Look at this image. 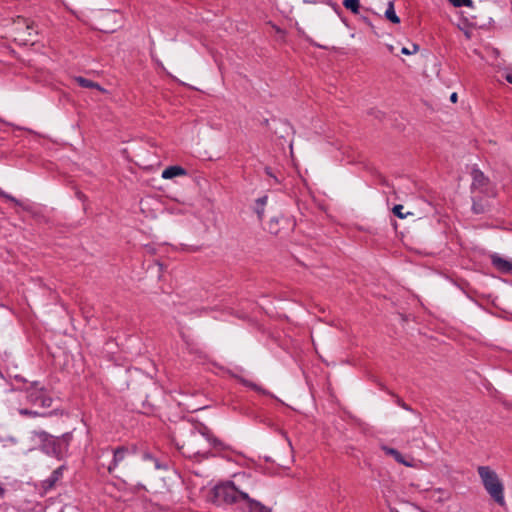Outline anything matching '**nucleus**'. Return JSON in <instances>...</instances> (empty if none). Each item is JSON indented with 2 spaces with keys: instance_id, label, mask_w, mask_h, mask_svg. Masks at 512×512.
Here are the masks:
<instances>
[{
  "instance_id": "nucleus-7",
  "label": "nucleus",
  "mask_w": 512,
  "mask_h": 512,
  "mask_svg": "<svg viewBox=\"0 0 512 512\" xmlns=\"http://www.w3.org/2000/svg\"><path fill=\"white\" fill-rule=\"evenodd\" d=\"M492 263L501 272H504V273L512 272V263L506 259L501 258L500 256L493 255Z\"/></svg>"
},
{
  "instance_id": "nucleus-19",
  "label": "nucleus",
  "mask_w": 512,
  "mask_h": 512,
  "mask_svg": "<svg viewBox=\"0 0 512 512\" xmlns=\"http://www.w3.org/2000/svg\"><path fill=\"white\" fill-rule=\"evenodd\" d=\"M39 397H40V399H39V401H38V404H39L41 407H43V408H48V407H50V406H51L52 399H51V397H49V396L46 394V392H44V393L42 394V396H39Z\"/></svg>"
},
{
  "instance_id": "nucleus-25",
  "label": "nucleus",
  "mask_w": 512,
  "mask_h": 512,
  "mask_svg": "<svg viewBox=\"0 0 512 512\" xmlns=\"http://www.w3.org/2000/svg\"><path fill=\"white\" fill-rule=\"evenodd\" d=\"M26 33L28 36L31 35V31L33 30V23H27L25 26Z\"/></svg>"
},
{
  "instance_id": "nucleus-4",
  "label": "nucleus",
  "mask_w": 512,
  "mask_h": 512,
  "mask_svg": "<svg viewBox=\"0 0 512 512\" xmlns=\"http://www.w3.org/2000/svg\"><path fill=\"white\" fill-rule=\"evenodd\" d=\"M120 15L116 11L105 13L100 22V30L105 33H113L121 26Z\"/></svg>"
},
{
  "instance_id": "nucleus-3",
  "label": "nucleus",
  "mask_w": 512,
  "mask_h": 512,
  "mask_svg": "<svg viewBox=\"0 0 512 512\" xmlns=\"http://www.w3.org/2000/svg\"><path fill=\"white\" fill-rule=\"evenodd\" d=\"M477 471L491 498L500 506H504V487L496 472L488 466H479Z\"/></svg>"
},
{
  "instance_id": "nucleus-32",
  "label": "nucleus",
  "mask_w": 512,
  "mask_h": 512,
  "mask_svg": "<svg viewBox=\"0 0 512 512\" xmlns=\"http://www.w3.org/2000/svg\"><path fill=\"white\" fill-rule=\"evenodd\" d=\"M391 512H394V511H393V510H391ZM395 512H397V511H395Z\"/></svg>"
},
{
  "instance_id": "nucleus-20",
  "label": "nucleus",
  "mask_w": 512,
  "mask_h": 512,
  "mask_svg": "<svg viewBox=\"0 0 512 512\" xmlns=\"http://www.w3.org/2000/svg\"><path fill=\"white\" fill-rule=\"evenodd\" d=\"M19 413L23 416H29V417H38V416L44 417L47 415L45 413H40L38 411H33V410H29V409H20Z\"/></svg>"
},
{
  "instance_id": "nucleus-21",
  "label": "nucleus",
  "mask_w": 512,
  "mask_h": 512,
  "mask_svg": "<svg viewBox=\"0 0 512 512\" xmlns=\"http://www.w3.org/2000/svg\"><path fill=\"white\" fill-rule=\"evenodd\" d=\"M243 383L246 386L252 388L253 390H255V391L259 392V393H262V394H265V395L269 394L266 390H264L263 388H261L260 386H258L255 383H252V382H249V381H246V380H244Z\"/></svg>"
},
{
  "instance_id": "nucleus-2",
  "label": "nucleus",
  "mask_w": 512,
  "mask_h": 512,
  "mask_svg": "<svg viewBox=\"0 0 512 512\" xmlns=\"http://www.w3.org/2000/svg\"><path fill=\"white\" fill-rule=\"evenodd\" d=\"M213 501L217 504H232L240 500L245 502L247 512H271V509L249 497L248 492L238 488L233 482H226L214 487Z\"/></svg>"
},
{
  "instance_id": "nucleus-28",
  "label": "nucleus",
  "mask_w": 512,
  "mask_h": 512,
  "mask_svg": "<svg viewBox=\"0 0 512 512\" xmlns=\"http://www.w3.org/2000/svg\"><path fill=\"white\" fill-rule=\"evenodd\" d=\"M457 98H458V96H457V93H455V92L452 93L451 96H450V100L453 103H455L457 101Z\"/></svg>"
},
{
  "instance_id": "nucleus-10",
  "label": "nucleus",
  "mask_w": 512,
  "mask_h": 512,
  "mask_svg": "<svg viewBox=\"0 0 512 512\" xmlns=\"http://www.w3.org/2000/svg\"><path fill=\"white\" fill-rule=\"evenodd\" d=\"M383 450L385 451V453L387 455L392 456L398 463L403 464V465H405L407 467H412L413 466L412 463H410V462L405 460L403 455L398 450H396L394 448L386 447V446L383 447Z\"/></svg>"
},
{
  "instance_id": "nucleus-17",
  "label": "nucleus",
  "mask_w": 512,
  "mask_h": 512,
  "mask_svg": "<svg viewBox=\"0 0 512 512\" xmlns=\"http://www.w3.org/2000/svg\"><path fill=\"white\" fill-rule=\"evenodd\" d=\"M432 498H434L436 501H445L446 499H448L449 497V494L448 492L444 491V490H441V489H438V490H435L432 492Z\"/></svg>"
},
{
  "instance_id": "nucleus-8",
  "label": "nucleus",
  "mask_w": 512,
  "mask_h": 512,
  "mask_svg": "<svg viewBox=\"0 0 512 512\" xmlns=\"http://www.w3.org/2000/svg\"><path fill=\"white\" fill-rule=\"evenodd\" d=\"M186 174V170L181 166H169L162 172V178L164 179H172L177 176H182Z\"/></svg>"
},
{
  "instance_id": "nucleus-24",
  "label": "nucleus",
  "mask_w": 512,
  "mask_h": 512,
  "mask_svg": "<svg viewBox=\"0 0 512 512\" xmlns=\"http://www.w3.org/2000/svg\"><path fill=\"white\" fill-rule=\"evenodd\" d=\"M1 196L6 198V199H8V200H10V201H12V202H14L17 205H20V202L17 199H15L14 197H12L11 195H8V194H6L4 192H1Z\"/></svg>"
},
{
  "instance_id": "nucleus-27",
  "label": "nucleus",
  "mask_w": 512,
  "mask_h": 512,
  "mask_svg": "<svg viewBox=\"0 0 512 512\" xmlns=\"http://www.w3.org/2000/svg\"><path fill=\"white\" fill-rule=\"evenodd\" d=\"M504 78L512 84V72L505 73Z\"/></svg>"
},
{
  "instance_id": "nucleus-5",
  "label": "nucleus",
  "mask_w": 512,
  "mask_h": 512,
  "mask_svg": "<svg viewBox=\"0 0 512 512\" xmlns=\"http://www.w3.org/2000/svg\"><path fill=\"white\" fill-rule=\"evenodd\" d=\"M472 189L479 190L480 192H486V188L489 184V179L478 169L472 171Z\"/></svg>"
},
{
  "instance_id": "nucleus-31",
  "label": "nucleus",
  "mask_w": 512,
  "mask_h": 512,
  "mask_svg": "<svg viewBox=\"0 0 512 512\" xmlns=\"http://www.w3.org/2000/svg\"><path fill=\"white\" fill-rule=\"evenodd\" d=\"M4 493V489L0 486V496H2Z\"/></svg>"
},
{
  "instance_id": "nucleus-6",
  "label": "nucleus",
  "mask_w": 512,
  "mask_h": 512,
  "mask_svg": "<svg viewBox=\"0 0 512 512\" xmlns=\"http://www.w3.org/2000/svg\"><path fill=\"white\" fill-rule=\"evenodd\" d=\"M63 469V466L58 467L47 479L42 482L44 490L52 489L55 486L57 481L62 477Z\"/></svg>"
},
{
  "instance_id": "nucleus-29",
  "label": "nucleus",
  "mask_w": 512,
  "mask_h": 512,
  "mask_svg": "<svg viewBox=\"0 0 512 512\" xmlns=\"http://www.w3.org/2000/svg\"><path fill=\"white\" fill-rule=\"evenodd\" d=\"M400 406L406 410H410V407L408 405H406L404 402H401L400 403Z\"/></svg>"
},
{
  "instance_id": "nucleus-12",
  "label": "nucleus",
  "mask_w": 512,
  "mask_h": 512,
  "mask_svg": "<svg viewBox=\"0 0 512 512\" xmlns=\"http://www.w3.org/2000/svg\"><path fill=\"white\" fill-rule=\"evenodd\" d=\"M75 81L81 86V87H84V88H95V89H98L99 91L101 92H106V90L104 88H102L98 83H95L89 79H86L84 77H76L75 78Z\"/></svg>"
},
{
  "instance_id": "nucleus-18",
  "label": "nucleus",
  "mask_w": 512,
  "mask_h": 512,
  "mask_svg": "<svg viewBox=\"0 0 512 512\" xmlns=\"http://www.w3.org/2000/svg\"><path fill=\"white\" fill-rule=\"evenodd\" d=\"M403 208H404L403 205L398 204L393 207L392 211H393L394 215H396L397 217H399L401 219H404L409 215H413V213H411V212H407L406 214H404L402 212Z\"/></svg>"
},
{
  "instance_id": "nucleus-26",
  "label": "nucleus",
  "mask_w": 512,
  "mask_h": 512,
  "mask_svg": "<svg viewBox=\"0 0 512 512\" xmlns=\"http://www.w3.org/2000/svg\"><path fill=\"white\" fill-rule=\"evenodd\" d=\"M38 435H39V438L42 440H47L49 438V435L46 432H40ZM50 438H52V437L50 436Z\"/></svg>"
},
{
  "instance_id": "nucleus-14",
  "label": "nucleus",
  "mask_w": 512,
  "mask_h": 512,
  "mask_svg": "<svg viewBox=\"0 0 512 512\" xmlns=\"http://www.w3.org/2000/svg\"><path fill=\"white\" fill-rule=\"evenodd\" d=\"M268 200L267 196L260 197L256 200V207L255 212L259 218V220H262L264 216V206L266 205Z\"/></svg>"
},
{
  "instance_id": "nucleus-1",
  "label": "nucleus",
  "mask_w": 512,
  "mask_h": 512,
  "mask_svg": "<svg viewBox=\"0 0 512 512\" xmlns=\"http://www.w3.org/2000/svg\"><path fill=\"white\" fill-rule=\"evenodd\" d=\"M176 446L187 457L207 458L210 449H223L221 440L213 437L208 427L202 423L192 424L190 428L180 432L176 439Z\"/></svg>"
},
{
  "instance_id": "nucleus-9",
  "label": "nucleus",
  "mask_w": 512,
  "mask_h": 512,
  "mask_svg": "<svg viewBox=\"0 0 512 512\" xmlns=\"http://www.w3.org/2000/svg\"><path fill=\"white\" fill-rule=\"evenodd\" d=\"M44 392V389L39 388L38 385L35 383L27 390V398L29 402L37 405L40 399L39 396H42Z\"/></svg>"
},
{
  "instance_id": "nucleus-15",
  "label": "nucleus",
  "mask_w": 512,
  "mask_h": 512,
  "mask_svg": "<svg viewBox=\"0 0 512 512\" xmlns=\"http://www.w3.org/2000/svg\"><path fill=\"white\" fill-rule=\"evenodd\" d=\"M472 209L476 214L484 213L488 209V203L487 201H482V199L474 200Z\"/></svg>"
},
{
  "instance_id": "nucleus-16",
  "label": "nucleus",
  "mask_w": 512,
  "mask_h": 512,
  "mask_svg": "<svg viewBox=\"0 0 512 512\" xmlns=\"http://www.w3.org/2000/svg\"><path fill=\"white\" fill-rule=\"evenodd\" d=\"M343 6L353 12L354 14L359 13L360 1L359 0H344Z\"/></svg>"
},
{
  "instance_id": "nucleus-11",
  "label": "nucleus",
  "mask_w": 512,
  "mask_h": 512,
  "mask_svg": "<svg viewBox=\"0 0 512 512\" xmlns=\"http://www.w3.org/2000/svg\"><path fill=\"white\" fill-rule=\"evenodd\" d=\"M126 452H127V450L123 447H120L114 451L113 461L108 466V471L110 473H112L113 470L115 469V467L118 465V463L124 459Z\"/></svg>"
},
{
  "instance_id": "nucleus-23",
  "label": "nucleus",
  "mask_w": 512,
  "mask_h": 512,
  "mask_svg": "<svg viewBox=\"0 0 512 512\" xmlns=\"http://www.w3.org/2000/svg\"><path fill=\"white\" fill-rule=\"evenodd\" d=\"M417 51H418V46L416 44L412 45V50H410L407 47H403L401 50L402 54H405V55H411L413 53H416Z\"/></svg>"
},
{
  "instance_id": "nucleus-13",
  "label": "nucleus",
  "mask_w": 512,
  "mask_h": 512,
  "mask_svg": "<svg viewBox=\"0 0 512 512\" xmlns=\"http://www.w3.org/2000/svg\"><path fill=\"white\" fill-rule=\"evenodd\" d=\"M385 17L394 24H398L400 22L399 17L395 13L394 4L392 1L388 3V7L385 11Z\"/></svg>"
},
{
  "instance_id": "nucleus-30",
  "label": "nucleus",
  "mask_w": 512,
  "mask_h": 512,
  "mask_svg": "<svg viewBox=\"0 0 512 512\" xmlns=\"http://www.w3.org/2000/svg\"><path fill=\"white\" fill-rule=\"evenodd\" d=\"M265 172H266L267 175L272 176V172H271V169L269 167L265 168Z\"/></svg>"
},
{
  "instance_id": "nucleus-22",
  "label": "nucleus",
  "mask_w": 512,
  "mask_h": 512,
  "mask_svg": "<svg viewBox=\"0 0 512 512\" xmlns=\"http://www.w3.org/2000/svg\"><path fill=\"white\" fill-rule=\"evenodd\" d=\"M455 7H471L472 1L471 0H449Z\"/></svg>"
}]
</instances>
